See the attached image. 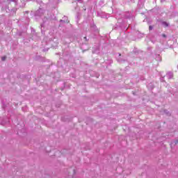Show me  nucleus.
I'll return each instance as SVG.
<instances>
[{"label": "nucleus", "instance_id": "nucleus-8", "mask_svg": "<svg viewBox=\"0 0 178 178\" xmlns=\"http://www.w3.org/2000/svg\"><path fill=\"white\" fill-rule=\"evenodd\" d=\"M1 60H3V61L6 60V56H3L1 58Z\"/></svg>", "mask_w": 178, "mask_h": 178}, {"label": "nucleus", "instance_id": "nucleus-3", "mask_svg": "<svg viewBox=\"0 0 178 178\" xmlns=\"http://www.w3.org/2000/svg\"><path fill=\"white\" fill-rule=\"evenodd\" d=\"M10 2H14L15 5H16V3L17 1V0H6V3H5V5H7V3H9Z\"/></svg>", "mask_w": 178, "mask_h": 178}, {"label": "nucleus", "instance_id": "nucleus-13", "mask_svg": "<svg viewBox=\"0 0 178 178\" xmlns=\"http://www.w3.org/2000/svg\"><path fill=\"white\" fill-rule=\"evenodd\" d=\"M78 1V2H81V0H77Z\"/></svg>", "mask_w": 178, "mask_h": 178}, {"label": "nucleus", "instance_id": "nucleus-10", "mask_svg": "<svg viewBox=\"0 0 178 178\" xmlns=\"http://www.w3.org/2000/svg\"><path fill=\"white\" fill-rule=\"evenodd\" d=\"M149 30H152V26H150L149 27Z\"/></svg>", "mask_w": 178, "mask_h": 178}, {"label": "nucleus", "instance_id": "nucleus-9", "mask_svg": "<svg viewBox=\"0 0 178 178\" xmlns=\"http://www.w3.org/2000/svg\"><path fill=\"white\" fill-rule=\"evenodd\" d=\"M162 36H163L164 38H166V35H165V34H163Z\"/></svg>", "mask_w": 178, "mask_h": 178}, {"label": "nucleus", "instance_id": "nucleus-2", "mask_svg": "<svg viewBox=\"0 0 178 178\" xmlns=\"http://www.w3.org/2000/svg\"><path fill=\"white\" fill-rule=\"evenodd\" d=\"M166 77L168 79H173V73L168 72L167 74H166Z\"/></svg>", "mask_w": 178, "mask_h": 178}, {"label": "nucleus", "instance_id": "nucleus-12", "mask_svg": "<svg viewBox=\"0 0 178 178\" xmlns=\"http://www.w3.org/2000/svg\"><path fill=\"white\" fill-rule=\"evenodd\" d=\"M175 144H178V140H176V141H175Z\"/></svg>", "mask_w": 178, "mask_h": 178}, {"label": "nucleus", "instance_id": "nucleus-4", "mask_svg": "<svg viewBox=\"0 0 178 178\" xmlns=\"http://www.w3.org/2000/svg\"><path fill=\"white\" fill-rule=\"evenodd\" d=\"M63 19H64L60 20V22H63V23H69V21H68L67 19H67V17H64Z\"/></svg>", "mask_w": 178, "mask_h": 178}, {"label": "nucleus", "instance_id": "nucleus-7", "mask_svg": "<svg viewBox=\"0 0 178 178\" xmlns=\"http://www.w3.org/2000/svg\"><path fill=\"white\" fill-rule=\"evenodd\" d=\"M163 26H165V27H168V26H169V24H168L166 22H163Z\"/></svg>", "mask_w": 178, "mask_h": 178}, {"label": "nucleus", "instance_id": "nucleus-16", "mask_svg": "<svg viewBox=\"0 0 178 178\" xmlns=\"http://www.w3.org/2000/svg\"><path fill=\"white\" fill-rule=\"evenodd\" d=\"M8 10H9V8H8Z\"/></svg>", "mask_w": 178, "mask_h": 178}, {"label": "nucleus", "instance_id": "nucleus-5", "mask_svg": "<svg viewBox=\"0 0 178 178\" xmlns=\"http://www.w3.org/2000/svg\"><path fill=\"white\" fill-rule=\"evenodd\" d=\"M164 113H165V115H168V116H170V113H169V111H168L167 110L164 111Z\"/></svg>", "mask_w": 178, "mask_h": 178}, {"label": "nucleus", "instance_id": "nucleus-15", "mask_svg": "<svg viewBox=\"0 0 178 178\" xmlns=\"http://www.w3.org/2000/svg\"><path fill=\"white\" fill-rule=\"evenodd\" d=\"M27 1H34V0H27Z\"/></svg>", "mask_w": 178, "mask_h": 178}, {"label": "nucleus", "instance_id": "nucleus-11", "mask_svg": "<svg viewBox=\"0 0 178 178\" xmlns=\"http://www.w3.org/2000/svg\"><path fill=\"white\" fill-rule=\"evenodd\" d=\"M161 81H164L163 77L161 79Z\"/></svg>", "mask_w": 178, "mask_h": 178}, {"label": "nucleus", "instance_id": "nucleus-1", "mask_svg": "<svg viewBox=\"0 0 178 178\" xmlns=\"http://www.w3.org/2000/svg\"><path fill=\"white\" fill-rule=\"evenodd\" d=\"M35 17H42L43 23L40 24L41 31H42V28L45 27V26H48L49 24V22L52 20V13L49 11H44L42 8H40L35 13Z\"/></svg>", "mask_w": 178, "mask_h": 178}, {"label": "nucleus", "instance_id": "nucleus-14", "mask_svg": "<svg viewBox=\"0 0 178 178\" xmlns=\"http://www.w3.org/2000/svg\"><path fill=\"white\" fill-rule=\"evenodd\" d=\"M5 9H6H6H8V7H6Z\"/></svg>", "mask_w": 178, "mask_h": 178}, {"label": "nucleus", "instance_id": "nucleus-6", "mask_svg": "<svg viewBox=\"0 0 178 178\" xmlns=\"http://www.w3.org/2000/svg\"><path fill=\"white\" fill-rule=\"evenodd\" d=\"M60 154V152L59 151H57L56 153H55V156H59V154Z\"/></svg>", "mask_w": 178, "mask_h": 178}]
</instances>
